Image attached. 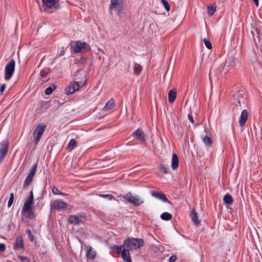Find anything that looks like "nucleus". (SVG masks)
Returning a JSON list of instances; mask_svg holds the SVG:
<instances>
[{"label":"nucleus","instance_id":"f257e3e1","mask_svg":"<svg viewBox=\"0 0 262 262\" xmlns=\"http://www.w3.org/2000/svg\"><path fill=\"white\" fill-rule=\"evenodd\" d=\"M144 244L142 239L137 238H127L123 241V244L120 246L115 245L113 249L121 254L122 258L125 262H132L129 254V250H134L142 247Z\"/></svg>","mask_w":262,"mask_h":262},{"label":"nucleus","instance_id":"f03ea898","mask_svg":"<svg viewBox=\"0 0 262 262\" xmlns=\"http://www.w3.org/2000/svg\"><path fill=\"white\" fill-rule=\"evenodd\" d=\"M69 46L71 52L74 53H78L82 49H85L86 51L91 50L90 46L86 42L79 40L72 41Z\"/></svg>","mask_w":262,"mask_h":262},{"label":"nucleus","instance_id":"7ed1b4c3","mask_svg":"<svg viewBox=\"0 0 262 262\" xmlns=\"http://www.w3.org/2000/svg\"><path fill=\"white\" fill-rule=\"evenodd\" d=\"M86 79L85 76L81 81H74L69 84L65 90V93L67 95H71L75 92L78 91L80 86L85 85Z\"/></svg>","mask_w":262,"mask_h":262},{"label":"nucleus","instance_id":"20e7f679","mask_svg":"<svg viewBox=\"0 0 262 262\" xmlns=\"http://www.w3.org/2000/svg\"><path fill=\"white\" fill-rule=\"evenodd\" d=\"M128 203L136 206H138L144 203V200L139 195H133L131 192H128L122 196Z\"/></svg>","mask_w":262,"mask_h":262},{"label":"nucleus","instance_id":"39448f33","mask_svg":"<svg viewBox=\"0 0 262 262\" xmlns=\"http://www.w3.org/2000/svg\"><path fill=\"white\" fill-rule=\"evenodd\" d=\"M46 128V125L43 123H41L37 125L33 133L35 145H37L38 144L42 135L45 131Z\"/></svg>","mask_w":262,"mask_h":262},{"label":"nucleus","instance_id":"423d86ee","mask_svg":"<svg viewBox=\"0 0 262 262\" xmlns=\"http://www.w3.org/2000/svg\"><path fill=\"white\" fill-rule=\"evenodd\" d=\"M15 66V61L13 59H12L7 64L5 70V79L6 80H9L12 76Z\"/></svg>","mask_w":262,"mask_h":262},{"label":"nucleus","instance_id":"0eeeda50","mask_svg":"<svg viewBox=\"0 0 262 262\" xmlns=\"http://www.w3.org/2000/svg\"><path fill=\"white\" fill-rule=\"evenodd\" d=\"M116 9L118 15H120L123 9V0H111V4L109 6V11L112 13V10Z\"/></svg>","mask_w":262,"mask_h":262},{"label":"nucleus","instance_id":"6e6552de","mask_svg":"<svg viewBox=\"0 0 262 262\" xmlns=\"http://www.w3.org/2000/svg\"><path fill=\"white\" fill-rule=\"evenodd\" d=\"M9 146V143L7 140H4L0 143V164L7 155Z\"/></svg>","mask_w":262,"mask_h":262},{"label":"nucleus","instance_id":"1a4fd4ad","mask_svg":"<svg viewBox=\"0 0 262 262\" xmlns=\"http://www.w3.org/2000/svg\"><path fill=\"white\" fill-rule=\"evenodd\" d=\"M33 191H31L30 193L29 196L25 202L24 204L23 209H22V213H25V212H27L28 211L31 210L32 208V204L33 203Z\"/></svg>","mask_w":262,"mask_h":262},{"label":"nucleus","instance_id":"9d476101","mask_svg":"<svg viewBox=\"0 0 262 262\" xmlns=\"http://www.w3.org/2000/svg\"><path fill=\"white\" fill-rule=\"evenodd\" d=\"M58 0H42L44 10L48 11L49 9H56V5Z\"/></svg>","mask_w":262,"mask_h":262},{"label":"nucleus","instance_id":"9b49d317","mask_svg":"<svg viewBox=\"0 0 262 262\" xmlns=\"http://www.w3.org/2000/svg\"><path fill=\"white\" fill-rule=\"evenodd\" d=\"M84 219V216L81 214L71 215L68 218V221L72 224L78 225L82 223Z\"/></svg>","mask_w":262,"mask_h":262},{"label":"nucleus","instance_id":"f8f14e48","mask_svg":"<svg viewBox=\"0 0 262 262\" xmlns=\"http://www.w3.org/2000/svg\"><path fill=\"white\" fill-rule=\"evenodd\" d=\"M67 203L59 200H56L51 204L50 207L51 209L60 210L67 208Z\"/></svg>","mask_w":262,"mask_h":262},{"label":"nucleus","instance_id":"ddd939ff","mask_svg":"<svg viewBox=\"0 0 262 262\" xmlns=\"http://www.w3.org/2000/svg\"><path fill=\"white\" fill-rule=\"evenodd\" d=\"M14 249L15 250H23L24 249L23 238L21 236H18L16 237L15 243L14 244Z\"/></svg>","mask_w":262,"mask_h":262},{"label":"nucleus","instance_id":"4468645a","mask_svg":"<svg viewBox=\"0 0 262 262\" xmlns=\"http://www.w3.org/2000/svg\"><path fill=\"white\" fill-rule=\"evenodd\" d=\"M151 193L153 196L162 200L163 202L170 203V202L168 200L164 193L158 191H151Z\"/></svg>","mask_w":262,"mask_h":262},{"label":"nucleus","instance_id":"2eb2a0df","mask_svg":"<svg viewBox=\"0 0 262 262\" xmlns=\"http://www.w3.org/2000/svg\"><path fill=\"white\" fill-rule=\"evenodd\" d=\"M86 256L88 258L93 259L96 256V252L93 249L91 246H85Z\"/></svg>","mask_w":262,"mask_h":262},{"label":"nucleus","instance_id":"dca6fc26","mask_svg":"<svg viewBox=\"0 0 262 262\" xmlns=\"http://www.w3.org/2000/svg\"><path fill=\"white\" fill-rule=\"evenodd\" d=\"M133 137L140 141H144L145 140L144 134L142 129L139 128L134 132Z\"/></svg>","mask_w":262,"mask_h":262},{"label":"nucleus","instance_id":"f3484780","mask_svg":"<svg viewBox=\"0 0 262 262\" xmlns=\"http://www.w3.org/2000/svg\"><path fill=\"white\" fill-rule=\"evenodd\" d=\"M248 118V112L247 110H244L241 113L239 118V124L240 126H243L245 124V123Z\"/></svg>","mask_w":262,"mask_h":262},{"label":"nucleus","instance_id":"a211bd4d","mask_svg":"<svg viewBox=\"0 0 262 262\" xmlns=\"http://www.w3.org/2000/svg\"><path fill=\"white\" fill-rule=\"evenodd\" d=\"M179 164V158L176 154H173L172 156L171 168L172 169L175 170L178 167Z\"/></svg>","mask_w":262,"mask_h":262},{"label":"nucleus","instance_id":"6ab92c4d","mask_svg":"<svg viewBox=\"0 0 262 262\" xmlns=\"http://www.w3.org/2000/svg\"><path fill=\"white\" fill-rule=\"evenodd\" d=\"M35 174H33L31 173H29L28 176H27L24 183L23 187L24 188H27L30 183L32 182L33 180V178Z\"/></svg>","mask_w":262,"mask_h":262},{"label":"nucleus","instance_id":"aec40b11","mask_svg":"<svg viewBox=\"0 0 262 262\" xmlns=\"http://www.w3.org/2000/svg\"><path fill=\"white\" fill-rule=\"evenodd\" d=\"M35 174H33L31 173H29L28 176H27L24 183L23 187L24 188H27L30 183L32 182L33 180V178Z\"/></svg>","mask_w":262,"mask_h":262},{"label":"nucleus","instance_id":"412c9836","mask_svg":"<svg viewBox=\"0 0 262 262\" xmlns=\"http://www.w3.org/2000/svg\"><path fill=\"white\" fill-rule=\"evenodd\" d=\"M115 106V101L113 99H111L104 106L103 110L104 111H108L113 108Z\"/></svg>","mask_w":262,"mask_h":262},{"label":"nucleus","instance_id":"4be33fe9","mask_svg":"<svg viewBox=\"0 0 262 262\" xmlns=\"http://www.w3.org/2000/svg\"><path fill=\"white\" fill-rule=\"evenodd\" d=\"M190 216L195 225H198L200 224V221L198 219L197 213L196 212L194 209H193L191 210L190 214Z\"/></svg>","mask_w":262,"mask_h":262},{"label":"nucleus","instance_id":"5701e85b","mask_svg":"<svg viewBox=\"0 0 262 262\" xmlns=\"http://www.w3.org/2000/svg\"><path fill=\"white\" fill-rule=\"evenodd\" d=\"M237 97L238 98V103L240 106H242V105H246L247 100L246 96H244L242 94H238Z\"/></svg>","mask_w":262,"mask_h":262},{"label":"nucleus","instance_id":"b1692460","mask_svg":"<svg viewBox=\"0 0 262 262\" xmlns=\"http://www.w3.org/2000/svg\"><path fill=\"white\" fill-rule=\"evenodd\" d=\"M176 91L175 90H171L168 93V100L170 103H172L174 101L176 98Z\"/></svg>","mask_w":262,"mask_h":262},{"label":"nucleus","instance_id":"393cba45","mask_svg":"<svg viewBox=\"0 0 262 262\" xmlns=\"http://www.w3.org/2000/svg\"><path fill=\"white\" fill-rule=\"evenodd\" d=\"M223 201L225 204L230 205L233 203V200L232 196L230 194L227 193L224 195Z\"/></svg>","mask_w":262,"mask_h":262},{"label":"nucleus","instance_id":"a878e982","mask_svg":"<svg viewBox=\"0 0 262 262\" xmlns=\"http://www.w3.org/2000/svg\"><path fill=\"white\" fill-rule=\"evenodd\" d=\"M77 147V142L74 139H72L70 140L68 148L70 151L73 150Z\"/></svg>","mask_w":262,"mask_h":262},{"label":"nucleus","instance_id":"bb28decb","mask_svg":"<svg viewBox=\"0 0 262 262\" xmlns=\"http://www.w3.org/2000/svg\"><path fill=\"white\" fill-rule=\"evenodd\" d=\"M161 218L164 221H168L172 219V215L167 212H165L161 214Z\"/></svg>","mask_w":262,"mask_h":262},{"label":"nucleus","instance_id":"cd10ccee","mask_svg":"<svg viewBox=\"0 0 262 262\" xmlns=\"http://www.w3.org/2000/svg\"><path fill=\"white\" fill-rule=\"evenodd\" d=\"M52 193L55 195H61L63 196L68 195L67 194L64 193L60 191L56 187L54 186L52 189Z\"/></svg>","mask_w":262,"mask_h":262},{"label":"nucleus","instance_id":"c85d7f7f","mask_svg":"<svg viewBox=\"0 0 262 262\" xmlns=\"http://www.w3.org/2000/svg\"><path fill=\"white\" fill-rule=\"evenodd\" d=\"M203 141L207 146H210L212 143L211 139L207 136L203 138Z\"/></svg>","mask_w":262,"mask_h":262},{"label":"nucleus","instance_id":"c756f323","mask_svg":"<svg viewBox=\"0 0 262 262\" xmlns=\"http://www.w3.org/2000/svg\"><path fill=\"white\" fill-rule=\"evenodd\" d=\"M161 3L166 11H170V6L167 0H161Z\"/></svg>","mask_w":262,"mask_h":262},{"label":"nucleus","instance_id":"7c9ffc66","mask_svg":"<svg viewBox=\"0 0 262 262\" xmlns=\"http://www.w3.org/2000/svg\"><path fill=\"white\" fill-rule=\"evenodd\" d=\"M216 11V7L213 6L208 7V14L210 16L212 15Z\"/></svg>","mask_w":262,"mask_h":262},{"label":"nucleus","instance_id":"2f4dec72","mask_svg":"<svg viewBox=\"0 0 262 262\" xmlns=\"http://www.w3.org/2000/svg\"><path fill=\"white\" fill-rule=\"evenodd\" d=\"M38 163L36 162L34 163L31 167V168L29 170V173H31L33 174H35L36 173Z\"/></svg>","mask_w":262,"mask_h":262},{"label":"nucleus","instance_id":"473e14b6","mask_svg":"<svg viewBox=\"0 0 262 262\" xmlns=\"http://www.w3.org/2000/svg\"><path fill=\"white\" fill-rule=\"evenodd\" d=\"M55 89L56 86L55 85H53V87L49 86L46 89L45 94L48 95H50Z\"/></svg>","mask_w":262,"mask_h":262},{"label":"nucleus","instance_id":"72a5a7b5","mask_svg":"<svg viewBox=\"0 0 262 262\" xmlns=\"http://www.w3.org/2000/svg\"><path fill=\"white\" fill-rule=\"evenodd\" d=\"M134 70L135 73L139 74L142 71V68L140 64H136Z\"/></svg>","mask_w":262,"mask_h":262},{"label":"nucleus","instance_id":"f704fd0d","mask_svg":"<svg viewBox=\"0 0 262 262\" xmlns=\"http://www.w3.org/2000/svg\"><path fill=\"white\" fill-rule=\"evenodd\" d=\"M14 194L13 193H11L10 195L9 200L8 203V207H10L13 204L14 201Z\"/></svg>","mask_w":262,"mask_h":262},{"label":"nucleus","instance_id":"c9c22d12","mask_svg":"<svg viewBox=\"0 0 262 262\" xmlns=\"http://www.w3.org/2000/svg\"><path fill=\"white\" fill-rule=\"evenodd\" d=\"M25 213L27 214V216L29 219H33L35 218L34 213L33 211H32L31 210H30Z\"/></svg>","mask_w":262,"mask_h":262},{"label":"nucleus","instance_id":"e433bc0d","mask_svg":"<svg viewBox=\"0 0 262 262\" xmlns=\"http://www.w3.org/2000/svg\"><path fill=\"white\" fill-rule=\"evenodd\" d=\"M204 42L207 49H211L212 48V44L210 41L206 38H204Z\"/></svg>","mask_w":262,"mask_h":262},{"label":"nucleus","instance_id":"4c0bfd02","mask_svg":"<svg viewBox=\"0 0 262 262\" xmlns=\"http://www.w3.org/2000/svg\"><path fill=\"white\" fill-rule=\"evenodd\" d=\"M26 233L28 234V238L29 240L31 242H33L34 240L33 235L32 234L31 231L30 229H28L26 230Z\"/></svg>","mask_w":262,"mask_h":262},{"label":"nucleus","instance_id":"58836bf2","mask_svg":"<svg viewBox=\"0 0 262 262\" xmlns=\"http://www.w3.org/2000/svg\"><path fill=\"white\" fill-rule=\"evenodd\" d=\"M100 196L102 197V198H106V199H107L109 200H112L113 199H115V198L112 194H100Z\"/></svg>","mask_w":262,"mask_h":262},{"label":"nucleus","instance_id":"ea45409f","mask_svg":"<svg viewBox=\"0 0 262 262\" xmlns=\"http://www.w3.org/2000/svg\"><path fill=\"white\" fill-rule=\"evenodd\" d=\"M256 33L257 35V37H259V33H260V30L257 28H253V30L251 31V33L253 34V36H254L255 34L254 33Z\"/></svg>","mask_w":262,"mask_h":262},{"label":"nucleus","instance_id":"a19ab883","mask_svg":"<svg viewBox=\"0 0 262 262\" xmlns=\"http://www.w3.org/2000/svg\"><path fill=\"white\" fill-rule=\"evenodd\" d=\"M161 168L162 171H164L165 173H168L169 172V169L168 167H166V166L164 165H161Z\"/></svg>","mask_w":262,"mask_h":262},{"label":"nucleus","instance_id":"79ce46f5","mask_svg":"<svg viewBox=\"0 0 262 262\" xmlns=\"http://www.w3.org/2000/svg\"><path fill=\"white\" fill-rule=\"evenodd\" d=\"M18 258L21 260V262H30L29 259L24 256H19Z\"/></svg>","mask_w":262,"mask_h":262},{"label":"nucleus","instance_id":"37998d69","mask_svg":"<svg viewBox=\"0 0 262 262\" xmlns=\"http://www.w3.org/2000/svg\"><path fill=\"white\" fill-rule=\"evenodd\" d=\"M229 62L228 64L227 65V67H233L234 66V59L233 58H229Z\"/></svg>","mask_w":262,"mask_h":262},{"label":"nucleus","instance_id":"c03bdc74","mask_svg":"<svg viewBox=\"0 0 262 262\" xmlns=\"http://www.w3.org/2000/svg\"><path fill=\"white\" fill-rule=\"evenodd\" d=\"M48 73V72L47 70H42L40 72V76L43 77H46Z\"/></svg>","mask_w":262,"mask_h":262},{"label":"nucleus","instance_id":"a18cd8bd","mask_svg":"<svg viewBox=\"0 0 262 262\" xmlns=\"http://www.w3.org/2000/svg\"><path fill=\"white\" fill-rule=\"evenodd\" d=\"M177 257L176 256V255H171L169 259V262H175L176 260H177Z\"/></svg>","mask_w":262,"mask_h":262},{"label":"nucleus","instance_id":"49530a36","mask_svg":"<svg viewBox=\"0 0 262 262\" xmlns=\"http://www.w3.org/2000/svg\"><path fill=\"white\" fill-rule=\"evenodd\" d=\"M6 250V246L4 244L0 243V253L5 251Z\"/></svg>","mask_w":262,"mask_h":262},{"label":"nucleus","instance_id":"de8ad7c7","mask_svg":"<svg viewBox=\"0 0 262 262\" xmlns=\"http://www.w3.org/2000/svg\"><path fill=\"white\" fill-rule=\"evenodd\" d=\"M188 119L190 122H191L192 123H194V120L193 119L192 115L191 113L188 114Z\"/></svg>","mask_w":262,"mask_h":262},{"label":"nucleus","instance_id":"09e8293b","mask_svg":"<svg viewBox=\"0 0 262 262\" xmlns=\"http://www.w3.org/2000/svg\"><path fill=\"white\" fill-rule=\"evenodd\" d=\"M66 52V49L64 47H62L61 49V51H60V53L59 54V56H62L64 55Z\"/></svg>","mask_w":262,"mask_h":262},{"label":"nucleus","instance_id":"8fccbe9b","mask_svg":"<svg viewBox=\"0 0 262 262\" xmlns=\"http://www.w3.org/2000/svg\"><path fill=\"white\" fill-rule=\"evenodd\" d=\"M6 89V85L5 84H3L1 85V88H0V92L1 93H3L4 91V90H5Z\"/></svg>","mask_w":262,"mask_h":262},{"label":"nucleus","instance_id":"3c124183","mask_svg":"<svg viewBox=\"0 0 262 262\" xmlns=\"http://www.w3.org/2000/svg\"><path fill=\"white\" fill-rule=\"evenodd\" d=\"M255 5L257 7L259 5L258 0H253Z\"/></svg>","mask_w":262,"mask_h":262},{"label":"nucleus","instance_id":"603ef678","mask_svg":"<svg viewBox=\"0 0 262 262\" xmlns=\"http://www.w3.org/2000/svg\"><path fill=\"white\" fill-rule=\"evenodd\" d=\"M80 72V71H77L75 74H74V76H76L77 75V74Z\"/></svg>","mask_w":262,"mask_h":262}]
</instances>
